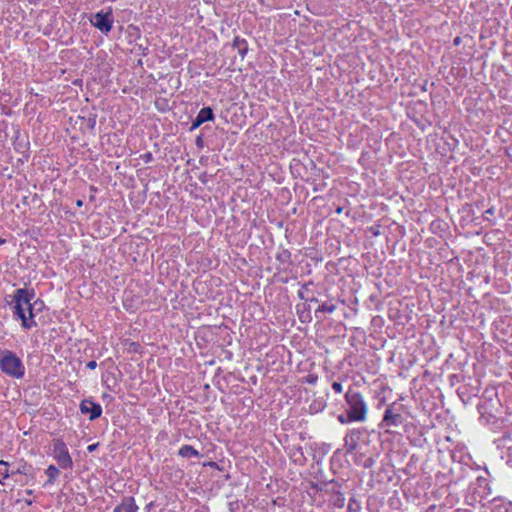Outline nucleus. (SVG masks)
<instances>
[{"instance_id":"obj_1","label":"nucleus","mask_w":512,"mask_h":512,"mask_svg":"<svg viewBox=\"0 0 512 512\" xmlns=\"http://www.w3.org/2000/svg\"><path fill=\"white\" fill-rule=\"evenodd\" d=\"M32 296L24 289H18L14 296L15 313L21 318L22 325L25 328H31L35 323L33 319V307L31 304Z\"/></svg>"},{"instance_id":"obj_2","label":"nucleus","mask_w":512,"mask_h":512,"mask_svg":"<svg viewBox=\"0 0 512 512\" xmlns=\"http://www.w3.org/2000/svg\"><path fill=\"white\" fill-rule=\"evenodd\" d=\"M345 400L348 404V420L362 422L366 419L367 405L359 392L351 389L345 394Z\"/></svg>"},{"instance_id":"obj_3","label":"nucleus","mask_w":512,"mask_h":512,"mask_svg":"<svg viewBox=\"0 0 512 512\" xmlns=\"http://www.w3.org/2000/svg\"><path fill=\"white\" fill-rule=\"evenodd\" d=\"M0 369L15 378H22L25 370L20 358L8 350L0 352Z\"/></svg>"},{"instance_id":"obj_4","label":"nucleus","mask_w":512,"mask_h":512,"mask_svg":"<svg viewBox=\"0 0 512 512\" xmlns=\"http://www.w3.org/2000/svg\"><path fill=\"white\" fill-rule=\"evenodd\" d=\"M53 454L62 468H70L72 466V459L66 444L62 440L58 439L54 441Z\"/></svg>"},{"instance_id":"obj_5","label":"nucleus","mask_w":512,"mask_h":512,"mask_svg":"<svg viewBox=\"0 0 512 512\" xmlns=\"http://www.w3.org/2000/svg\"><path fill=\"white\" fill-rule=\"evenodd\" d=\"M91 23L100 31L108 33L112 28V14L111 12H98L92 17Z\"/></svg>"},{"instance_id":"obj_6","label":"nucleus","mask_w":512,"mask_h":512,"mask_svg":"<svg viewBox=\"0 0 512 512\" xmlns=\"http://www.w3.org/2000/svg\"><path fill=\"white\" fill-rule=\"evenodd\" d=\"M80 410L83 414L91 413L90 419L94 420L98 418L102 413V408L99 404H96L89 400H83L80 404Z\"/></svg>"},{"instance_id":"obj_7","label":"nucleus","mask_w":512,"mask_h":512,"mask_svg":"<svg viewBox=\"0 0 512 512\" xmlns=\"http://www.w3.org/2000/svg\"><path fill=\"white\" fill-rule=\"evenodd\" d=\"M213 117V111L210 107L202 108L198 113L196 119L193 121L192 128H196L206 121L213 120Z\"/></svg>"},{"instance_id":"obj_8","label":"nucleus","mask_w":512,"mask_h":512,"mask_svg":"<svg viewBox=\"0 0 512 512\" xmlns=\"http://www.w3.org/2000/svg\"><path fill=\"white\" fill-rule=\"evenodd\" d=\"M138 506L133 497H127L114 509V512H137Z\"/></svg>"},{"instance_id":"obj_9","label":"nucleus","mask_w":512,"mask_h":512,"mask_svg":"<svg viewBox=\"0 0 512 512\" xmlns=\"http://www.w3.org/2000/svg\"><path fill=\"white\" fill-rule=\"evenodd\" d=\"M79 120L81 121V129L83 131H93L94 127L96 125V116L93 114H90L88 118L85 117H79Z\"/></svg>"},{"instance_id":"obj_10","label":"nucleus","mask_w":512,"mask_h":512,"mask_svg":"<svg viewBox=\"0 0 512 512\" xmlns=\"http://www.w3.org/2000/svg\"><path fill=\"white\" fill-rule=\"evenodd\" d=\"M400 418H401L400 414L393 413V411L391 409H387L385 411L383 422H385L386 425H397Z\"/></svg>"},{"instance_id":"obj_11","label":"nucleus","mask_w":512,"mask_h":512,"mask_svg":"<svg viewBox=\"0 0 512 512\" xmlns=\"http://www.w3.org/2000/svg\"><path fill=\"white\" fill-rule=\"evenodd\" d=\"M179 455L190 458L193 456H199V452L190 445H184L180 448Z\"/></svg>"},{"instance_id":"obj_12","label":"nucleus","mask_w":512,"mask_h":512,"mask_svg":"<svg viewBox=\"0 0 512 512\" xmlns=\"http://www.w3.org/2000/svg\"><path fill=\"white\" fill-rule=\"evenodd\" d=\"M234 47L238 49L239 54L243 57L247 51L245 40H241L238 37L234 40Z\"/></svg>"},{"instance_id":"obj_13","label":"nucleus","mask_w":512,"mask_h":512,"mask_svg":"<svg viewBox=\"0 0 512 512\" xmlns=\"http://www.w3.org/2000/svg\"><path fill=\"white\" fill-rule=\"evenodd\" d=\"M46 474L49 478V481L52 482L58 476L59 470L55 466L51 465L46 470Z\"/></svg>"},{"instance_id":"obj_14","label":"nucleus","mask_w":512,"mask_h":512,"mask_svg":"<svg viewBox=\"0 0 512 512\" xmlns=\"http://www.w3.org/2000/svg\"><path fill=\"white\" fill-rule=\"evenodd\" d=\"M335 310V306L333 304H322L321 306H319V308L317 309V311H320V312H328V313H332L334 312Z\"/></svg>"},{"instance_id":"obj_15","label":"nucleus","mask_w":512,"mask_h":512,"mask_svg":"<svg viewBox=\"0 0 512 512\" xmlns=\"http://www.w3.org/2000/svg\"><path fill=\"white\" fill-rule=\"evenodd\" d=\"M7 472H8L7 463L4 461H0V475L7 477Z\"/></svg>"},{"instance_id":"obj_16","label":"nucleus","mask_w":512,"mask_h":512,"mask_svg":"<svg viewBox=\"0 0 512 512\" xmlns=\"http://www.w3.org/2000/svg\"><path fill=\"white\" fill-rule=\"evenodd\" d=\"M332 388L337 392V393H341L343 391V387L341 385V383L339 382H334L332 384Z\"/></svg>"},{"instance_id":"obj_17","label":"nucleus","mask_w":512,"mask_h":512,"mask_svg":"<svg viewBox=\"0 0 512 512\" xmlns=\"http://www.w3.org/2000/svg\"><path fill=\"white\" fill-rule=\"evenodd\" d=\"M338 421H339L340 423H342V424H345V423H347V422H350V421L348 420V415H347V416L339 415V416H338Z\"/></svg>"},{"instance_id":"obj_18","label":"nucleus","mask_w":512,"mask_h":512,"mask_svg":"<svg viewBox=\"0 0 512 512\" xmlns=\"http://www.w3.org/2000/svg\"><path fill=\"white\" fill-rule=\"evenodd\" d=\"M87 368L88 369H95L97 367V363L96 361L92 360V361H89L87 364H86Z\"/></svg>"},{"instance_id":"obj_19","label":"nucleus","mask_w":512,"mask_h":512,"mask_svg":"<svg viewBox=\"0 0 512 512\" xmlns=\"http://www.w3.org/2000/svg\"><path fill=\"white\" fill-rule=\"evenodd\" d=\"M97 446H98V444H91V445L88 446L87 449H88L89 452H92V451H94L96 449Z\"/></svg>"},{"instance_id":"obj_20","label":"nucleus","mask_w":512,"mask_h":512,"mask_svg":"<svg viewBox=\"0 0 512 512\" xmlns=\"http://www.w3.org/2000/svg\"><path fill=\"white\" fill-rule=\"evenodd\" d=\"M459 43H460V37H456V38L454 39V44H455V45H459Z\"/></svg>"},{"instance_id":"obj_21","label":"nucleus","mask_w":512,"mask_h":512,"mask_svg":"<svg viewBox=\"0 0 512 512\" xmlns=\"http://www.w3.org/2000/svg\"><path fill=\"white\" fill-rule=\"evenodd\" d=\"M486 215H492L493 214V210L492 209H488L486 212H485Z\"/></svg>"},{"instance_id":"obj_22","label":"nucleus","mask_w":512,"mask_h":512,"mask_svg":"<svg viewBox=\"0 0 512 512\" xmlns=\"http://www.w3.org/2000/svg\"><path fill=\"white\" fill-rule=\"evenodd\" d=\"M6 242L5 239L0 238V245L4 244Z\"/></svg>"},{"instance_id":"obj_23","label":"nucleus","mask_w":512,"mask_h":512,"mask_svg":"<svg viewBox=\"0 0 512 512\" xmlns=\"http://www.w3.org/2000/svg\"><path fill=\"white\" fill-rule=\"evenodd\" d=\"M77 205H78V206H81V205H82V201H81V200H78V201H77Z\"/></svg>"},{"instance_id":"obj_24","label":"nucleus","mask_w":512,"mask_h":512,"mask_svg":"<svg viewBox=\"0 0 512 512\" xmlns=\"http://www.w3.org/2000/svg\"><path fill=\"white\" fill-rule=\"evenodd\" d=\"M342 209L341 208H338L337 209V213H341Z\"/></svg>"}]
</instances>
